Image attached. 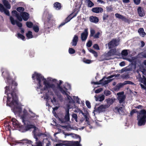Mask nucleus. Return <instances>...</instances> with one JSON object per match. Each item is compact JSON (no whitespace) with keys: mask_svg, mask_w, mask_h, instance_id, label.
Returning a JSON list of instances; mask_svg holds the SVG:
<instances>
[{"mask_svg":"<svg viewBox=\"0 0 146 146\" xmlns=\"http://www.w3.org/2000/svg\"><path fill=\"white\" fill-rule=\"evenodd\" d=\"M4 78L6 79L7 83L8 84H10L11 82V89L9 86H6L5 87V93L7 95V105H8L9 106L11 107L14 105V104H18V97L16 94V93L17 92V83L12 80L9 73L7 72H4Z\"/></svg>","mask_w":146,"mask_h":146,"instance_id":"1","label":"nucleus"},{"mask_svg":"<svg viewBox=\"0 0 146 146\" xmlns=\"http://www.w3.org/2000/svg\"><path fill=\"white\" fill-rule=\"evenodd\" d=\"M100 35V33L99 32H98L93 37L94 38H98Z\"/></svg>","mask_w":146,"mask_h":146,"instance_id":"48","label":"nucleus"},{"mask_svg":"<svg viewBox=\"0 0 146 146\" xmlns=\"http://www.w3.org/2000/svg\"><path fill=\"white\" fill-rule=\"evenodd\" d=\"M134 2L136 5L139 4L140 3V0H133Z\"/></svg>","mask_w":146,"mask_h":146,"instance_id":"58","label":"nucleus"},{"mask_svg":"<svg viewBox=\"0 0 146 146\" xmlns=\"http://www.w3.org/2000/svg\"><path fill=\"white\" fill-rule=\"evenodd\" d=\"M33 29L35 32L37 33L39 31V28L37 25L34 26L33 27Z\"/></svg>","mask_w":146,"mask_h":146,"instance_id":"40","label":"nucleus"},{"mask_svg":"<svg viewBox=\"0 0 146 146\" xmlns=\"http://www.w3.org/2000/svg\"><path fill=\"white\" fill-rule=\"evenodd\" d=\"M106 9L108 12H110L113 11V8L111 7H107Z\"/></svg>","mask_w":146,"mask_h":146,"instance_id":"52","label":"nucleus"},{"mask_svg":"<svg viewBox=\"0 0 146 146\" xmlns=\"http://www.w3.org/2000/svg\"><path fill=\"white\" fill-rule=\"evenodd\" d=\"M115 100V98H108L106 100V101L108 104L110 106V105L112 104L113 103Z\"/></svg>","mask_w":146,"mask_h":146,"instance_id":"29","label":"nucleus"},{"mask_svg":"<svg viewBox=\"0 0 146 146\" xmlns=\"http://www.w3.org/2000/svg\"><path fill=\"white\" fill-rule=\"evenodd\" d=\"M74 99L76 100V103L78 104H80V99L77 97L74 96Z\"/></svg>","mask_w":146,"mask_h":146,"instance_id":"50","label":"nucleus"},{"mask_svg":"<svg viewBox=\"0 0 146 146\" xmlns=\"http://www.w3.org/2000/svg\"><path fill=\"white\" fill-rule=\"evenodd\" d=\"M107 105H101L98 108V110L99 112H103L105 111V109L107 108Z\"/></svg>","mask_w":146,"mask_h":146,"instance_id":"22","label":"nucleus"},{"mask_svg":"<svg viewBox=\"0 0 146 146\" xmlns=\"http://www.w3.org/2000/svg\"><path fill=\"white\" fill-rule=\"evenodd\" d=\"M54 7L57 10H60L62 7L61 3L58 2L55 3L54 4Z\"/></svg>","mask_w":146,"mask_h":146,"instance_id":"26","label":"nucleus"},{"mask_svg":"<svg viewBox=\"0 0 146 146\" xmlns=\"http://www.w3.org/2000/svg\"><path fill=\"white\" fill-rule=\"evenodd\" d=\"M140 71L142 72L143 71H144V70H145V68H144L143 66H141L139 68Z\"/></svg>","mask_w":146,"mask_h":146,"instance_id":"63","label":"nucleus"},{"mask_svg":"<svg viewBox=\"0 0 146 146\" xmlns=\"http://www.w3.org/2000/svg\"><path fill=\"white\" fill-rule=\"evenodd\" d=\"M12 15L13 16H15L17 19L20 21H22V19L20 15L16 10H13L12 11Z\"/></svg>","mask_w":146,"mask_h":146,"instance_id":"17","label":"nucleus"},{"mask_svg":"<svg viewBox=\"0 0 146 146\" xmlns=\"http://www.w3.org/2000/svg\"><path fill=\"white\" fill-rule=\"evenodd\" d=\"M96 101H99L100 102L102 101L105 99V96L102 95L101 96L96 95L94 96Z\"/></svg>","mask_w":146,"mask_h":146,"instance_id":"23","label":"nucleus"},{"mask_svg":"<svg viewBox=\"0 0 146 146\" xmlns=\"http://www.w3.org/2000/svg\"><path fill=\"white\" fill-rule=\"evenodd\" d=\"M91 10L92 12L97 13H102L103 11V9L101 7H94L92 8Z\"/></svg>","mask_w":146,"mask_h":146,"instance_id":"18","label":"nucleus"},{"mask_svg":"<svg viewBox=\"0 0 146 146\" xmlns=\"http://www.w3.org/2000/svg\"><path fill=\"white\" fill-rule=\"evenodd\" d=\"M50 86V88H51L52 89L53 91L56 96L58 97V98L60 99V100L62 101L63 99V96L60 93H59L58 92L56 89L55 85L53 84V85Z\"/></svg>","mask_w":146,"mask_h":146,"instance_id":"6","label":"nucleus"},{"mask_svg":"<svg viewBox=\"0 0 146 146\" xmlns=\"http://www.w3.org/2000/svg\"><path fill=\"white\" fill-rule=\"evenodd\" d=\"M108 15L107 14H104L103 16V20H105L107 19L108 17Z\"/></svg>","mask_w":146,"mask_h":146,"instance_id":"57","label":"nucleus"},{"mask_svg":"<svg viewBox=\"0 0 146 146\" xmlns=\"http://www.w3.org/2000/svg\"><path fill=\"white\" fill-rule=\"evenodd\" d=\"M138 13L140 17H142L145 15V11L141 7H138L137 9Z\"/></svg>","mask_w":146,"mask_h":146,"instance_id":"19","label":"nucleus"},{"mask_svg":"<svg viewBox=\"0 0 146 146\" xmlns=\"http://www.w3.org/2000/svg\"><path fill=\"white\" fill-rule=\"evenodd\" d=\"M102 88H100L99 89L96 90L95 91V92L96 93H99L102 91Z\"/></svg>","mask_w":146,"mask_h":146,"instance_id":"59","label":"nucleus"},{"mask_svg":"<svg viewBox=\"0 0 146 146\" xmlns=\"http://www.w3.org/2000/svg\"><path fill=\"white\" fill-rule=\"evenodd\" d=\"M27 27L29 28H31L33 26V23L31 22H27L26 23Z\"/></svg>","mask_w":146,"mask_h":146,"instance_id":"35","label":"nucleus"},{"mask_svg":"<svg viewBox=\"0 0 146 146\" xmlns=\"http://www.w3.org/2000/svg\"><path fill=\"white\" fill-rule=\"evenodd\" d=\"M105 78H106L105 76H104L102 78V79L100 80L99 81V82H92V83L94 84L95 85H96V84L99 85V84H101L102 83V82L103 80L105 79Z\"/></svg>","mask_w":146,"mask_h":146,"instance_id":"33","label":"nucleus"},{"mask_svg":"<svg viewBox=\"0 0 146 146\" xmlns=\"http://www.w3.org/2000/svg\"><path fill=\"white\" fill-rule=\"evenodd\" d=\"M37 83V85L38 86V88H40L42 87L41 84V81H43L44 84L45 85L43 88L44 90H46L50 88V86L53 85V84H50L48 82L44 77L40 74L35 72L34 74H33L32 78L33 80H35V78Z\"/></svg>","mask_w":146,"mask_h":146,"instance_id":"2","label":"nucleus"},{"mask_svg":"<svg viewBox=\"0 0 146 146\" xmlns=\"http://www.w3.org/2000/svg\"><path fill=\"white\" fill-rule=\"evenodd\" d=\"M82 114L84 115V117L86 119V121H88L89 119V118L88 117L87 115L86 114H85V113L82 112Z\"/></svg>","mask_w":146,"mask_h":146,"instance_id":"54","label":"nucleus"},{"mask_svg":"<svg viewBox=\"0 0 146 146\" xmlns=\"http://www.w3.org/2000/svg\"><path fill=\"white\" fill-rule=\"evenodd\" d=\"M83 62L89 64L91 62V61L89 59H87L84 58L83 59Z\"/></svg>","mask_w":146,"mask_h":146,"instance_id":"44","label":"nucleus"},{"mask_svg":"<svg viewBox=\"0 0 146 146\" xmlns=\"http://www.w3.org/2000/svg\"><path fill=\"white\" fill-rule=\"evenodd\" d=\"M121 54L122 56H127L128 54L127 50L125 49L123 50L121 52Z\"/></svg>","mask_w":146,"mask_h":146,"instance_id":"37","label":"nucleus"},{"mask_svg":"<svg viewBox=\"0 0 146 146\" xmlns=\"http://www.w3.org/2000/svg\"><path fill=\"white\" fill-rule=\"evenodd\" d=\"M110 50V51L111 52V53H112V54L111 55H113L115 54L117 52L116 49L114 48L111 49V50Z\"/></svg>","mask_w":146,"mask_h":146,"instance_id":"47","label":"nucleus"},{"mask_svg":"<svg viewBox=\"0 0 146 146\" xmlns=\"http://www.w3.org/2000/svg\"><path fill=\"white\" fill-rule=\"evenodd\" d=\"M3 11L6 15L8 16H10V13L9 10L5 9Z\"/></svg>","mask_w":146,"mask_h":146,"instance_id":"53","label":"nucleus"},{"mask_svg":"<svg viewBox=\"0 0 146 146\" xmlns=\"http://www.w3.org/2000/svg\"><path fill=\"white\" fill-rule=\"evenodd\" d=\"M138 125L139 126L144 125L146 122V119L142 118H137Z\"/></svg>","mask_w":146,"mask_h":146,"instance_id":"16","label":"nucleus"},{"mask_svg":"<svg viewBox=\"0 0 146 146\" xmlns=\"http://www.w3.org/2000/svg\"><path fill=\"white\" fill-rule=\"evenodd\" d=\"M69 109H67L66 110L64 119L66 121L68 122L70 120Z\"/></svg>","mask_w":146,"mask_h":146,"instance_id":"21","label":"nucleus"},{"mask_svg":"<svg viewBox=\"0 0 146 146\" xmlns=\"http://www.w3.org/2000/svg\"><path fill=\"white\" fill-rule=\"evenodd\" d=\"M78 40V37L77 35H75L73 38L71 44L73 46H75L77 45V43Z\"/></svg>","mask_w":146,"mask_h":146,"instance_id":"20","label":"nucleus"},{"mask_svg":"<svg viewBox=\"0 0 146 146\" xmlns=\"http://www.w3.org/2000/svg\"><path fill=\"white\" fill-rule=\"evenodd\" d=\"M113 79H110L108 80H106L104 81H103V80L102 82V83H101V84H102L103 85H105L111 82L113 80Z\"/></svg>","mask_w":146,"mask_h":146,"instance_id":"30","label":"nucleus"},{"mask_svg":"<svg viewBox=\"0 0 146 146\" xmlns=\"http://www.w3.org/2000/svg\"><path fill=\"white\" fill-rule=\"evenodd\" d=\"M29 15V14L28 13L25 12L21 13V16L24 21H27L30 17Z\"/></svg>","mask_w":146,"mask_h":146,"instance_id":"14","label":"nucleus"},{"mask_svg":"<svg viewBox=\"0 0 146 146\" xmlns=\"http://www.w3.org/2000/svg\"><path fill=\"white\" fill-rule=\"evenodd\" d=\"M88 35L87 29H85L84 31L81 35V38L82 41H85L87 39Z\"/></svg>","mask_w":146,"mask_h":146,"instance_id":"13","label":"nucleus"},{"mask_svg":"<svg viewBox=\"0 0 146 146\" xmlns=\"http://www.w3.org/2000/svg\"><path fill=\"white\" fill-rule=\"evenodd\" d=\"M17 120L13 118L11 119V122H10L9 123H8V130H10L11 126L10 125V123L11 122H12V124L13 125V127H15L17 126V127H19V125L20 126L21 125L20 124H18L17 123Z\"/></svg>","mask_w":146,"mask_h":146,"instance_id":"9","label":"nucleus"},{"mask_svg":"<svg viewBox=\"0 0 146 146\" xmlns=\"http://www.w3.org/2000/svg\"><path fill=\"white\" fill-rule=\"evenodd\" d=\"M27 37L28 38H32L33 37L32 32L30 31H29L26 34Z\"/></svg>","mask_w":146,"mask_h":146,"instance_id":"32","label":"nucleus"},{"mask_svg":"<svg viewBox=\"0 0 146 146\" xmlns=\"http://www.w3.org/2000/svg\"><path fill=\"white\" fill-rule=\"evenodd\" d=\"M92 44V41L91 40H89L86 43V46L88 47H90Z\"/></svg>","mask_w":146,"mask_h":146,"instance_id":"46","label":"nucleus"},{"mask_svg":"<svg viewBox=\"0 0 146 146\" xmlns=\"http://www.w3.org/2000/svg\"><path fill=\"white\" fill-rule=\"evenodd\" d=\"M115 15L116 18L121 19L122 21L125 22H129V20L128 19L126 18L123 16L119 13H115Z\"/></svg>","mask_w":146,"mask_h":146,"instance_id":"12","label":"nucleus"},{"mask_svg":"<svg viewBox=\"0 0 146 146\" xmlns=\"http://www.w3.org/2000/svg\"><path fill=\"white\" fill-rule=\"evenodd\" d=\"M104 94L106 96H108L111 94V93L108 90H106L104 91Z\"/></svg>","mask_w":146,"mask_h":146,"instance_id":"41","label":"nucleus"},{"mask_svg":"<svg viewBox=\"0 0 146 146\" xmlns=\"http://www.w3.org/2000/svg\"><path fill=\"white\" fill-rule=\"evenodd\" d=\"M70 54H72L74 53L75 50L72 48H69L68 50Z\"/></svg>","mask_w":146,"mask_h":146,"instance_id":"43","label":"nucleus"},{"mask_svg":"<svg viewBox=\"0 0 146 146\" xmlns=\"http://www.w3.org/2000/svg\"><path fill=\"white\" fill-rule=\"evenodd\" d=\"M74 135L76 137L79 138V141H63L62 143L56 144L55 146H81V145L80 144L81 140L80 137L78 135L74 134Z\"/></svg>","mask_w":146,"mask_h":146,"instance_id":"3","label":"nucleus"},{"mask_svg":"<svg viewBox=\"0 0 146 146\" xmlns=\"http://www.w3.org/2000/svg\"><path fill=\"white\" fill-rule=\"evenodd\" d=\"M85 3H87V6L88 7H93L94 5V3L90 0H86Z\"/></svg>","mask_w":146,"mask_h":146,"instance_id":"28","label":"nucleus"},{"mask_svg":"<svg viewBox=\"0 0 146 146\" xmlns=\"http://www.w3.org/2000/svg\"><path fill=\"white\" fill-rule=\"evenodd\" d=\"M119 44L118 41L115 39H113L108 44L109 48H113Z\"/></svg>","mask_w":146,"mask_h":146,"instance_id":"7","label":"nucleus"},{"mask_svg":"<svg viewBox=\"0 0 146 146\" xmlns=\"http://www.w3.org/2000/svg\"><path fill=\"white\" fill-rule=\"evenodd\" d=\"M17 37L18 38H20L22 39V40H24L25 38V36L19 33H18L17 34Z\"/></svg>","mask_w":146,"mask_h":146,"instance_id":"38","label":"nucleus"},{"mask_svg":"<svg viewBox=\"0 0 146 146\" xmlns=\"http://www.w3.org/2000/svg\"><path fill=\"white\" fill-rule=\"evenodd\" d=\"M90 20L91 22L95 23H97L99 21V19L97 17L93 16H91L90 17Z\"/></svg>","mask_w":146,"mask_h":146,"instance_id":"24","label":"nucleus"},{"mask_svg":"<svg viewBox=\"0 0 146 146\" xmlns=\"http://www.w3.org/2000/svg\"><path fill=\"white\" fill-rule=\"evenodd\" d=\"M10 20L11 22V23L13 25H15V24L19 27L21 28L22 27V23L19 22L17 20H15L14 19L12 16L10 17Z\"/></svg>","mask_w":146,"mask_h":146,"instance_id":"10","label":"nucleus"},{"mask_svg":"<svg viewBox=\"0 0 146 146\" xmlns=\"http://www.w3.org/2000/svg\"><path fill=\"white\" fill-rule=\"evenodd\" d=\"M36 146H42L41 142L40 141H39L37 142Z\"/></svg>","mask_w":146,"mask_h":146,"instance_id":"64","label":"nucleus"},{"mask_svg":"<svg viewBox=\"0 0 146 146\" xmlns=\"http://www.w3.org/2000/svg\"><path fill=\"white\" fill-rule=\"evenodd\" d=\"M137 111L136 110V109H133L130 112V115H132L134 113H136L137 112Z\"/></svg>","mask_w":146,"mask_h":146,"instance_id":"56","label":"nucleus"},{"mask_svg":"<svg viewBox=\"0 0 146 146\" xmlns=\"http://www.w3.org/2000/svg\"><path fill=\"white\" fill-rule=\"evenodd\" d=\"M123 92L118 93L117 94L118 95L117 99L119 100V103L121 104L125 101L126 97L125 95H123Z\"/></svg>","mask_w":146,"mask_h":146,"instance_id":"8","label":"nucleus"},{"mask_svg":"<svg viewBox=\"0 0 146 146\" xmlns=\"http://www.w3.org/2000/svg\"><path fill=\"white\" fill-rule=\"evenodd\" d=\"M33 126V125L24 123L23 125H19V130L22 132H25L32 129Z\"/></svg>","mask_w":146,"mask_h":146,"instance_id":"5","label":"nucleus"},{"mask_svg":"<svg viewBox=\"0 0 146 146\" xmlns=\"http://www.w3.org/2000/svg\"><path fill=\"white\" fill-rule=\"evenodd\" d=\"M95 33V31L93 29H91L90 30V37H93Z\"/></svg>","mask_w":146,"mask_h":146,"instance_id":"39","label":"nucleus"},{"mask_svg":"<svg viewBox=\"0 0 146 146\" xmlns=\"http://www.w3.org/2000/svg\"><path fill=\"white\" fill-rule=\"evenodd\" d=\"M137 118H142L146 119V110L144 109L141 110L137 115Z\"/></svg>","mask_w":146,"mask_h":146,"instance_id":"11","label":"nucleus"},{"mask_svg":"<svg viewBox=\"0 0 146 146\" xmlns=\"http://www.w3.org/2000/svg\"><path fill=\"white\" fill-rule=\"evenodd\" d=\"M63 82V81L61 80H59V83H57L56 84L57 86L56 87V89L57 90V89H59V90L64 95H65L66 96L67 99L68 100H70V98L72 100V102L73 103H74L75 102V100H74L67 93L68 89H67L64 86L63 88L61 86Z\"/></svg>","mask_w":146,"mask_h":146,"instance_id":"4","label":"nucleus"},{"mask_svg":"<svg viewBox=\"0 0 146 146\" xmlns=\"http://www.w3.org/2000/svg\"><path fill=\"white\" fill-rule=\"evenodd\" d=\"M22 143H26L28 144H30L32 143L31 141L27 139H25L22 140Z\"/></svg>","mask_w":146,"mask_h":146,"instance_id":"42","label":"nucleus"},{"mask_svg":"<svg viewBox=\"0 0 146 146\" xmlns=\"http://www.w3.org/2000/svg\"><path fill=\"white\" fill-rule=\"evenodd\" d=\"M56 100L54 97L53 98V99L51 100V102L53 104H55L56 102Z\"/></svg>","mask_w":146,"mask_h":146,"instance_id":"61","label":"nucleus"},{"mask_svg":"<svg viewBox=\"0 0 146 146\" xmlns=\"http://www.w3.org/2000/svg\"><path fill=\"white\" fill-rule=\"evenodd\" d=\"M72 120L73 121V119H74L75 121H76V122H78V117L76 113H73L72 115Z\"/></svg>","mask_w":146,"mask_h":146,"instance_id":"34","label":"nucleus"},{"mask_svg":"<svg viewBox=\"0 0 146 146\" xmlns=\"http://www.w3.org/2000/svg\"><path fill=\"white\" fill-rule=\"evenodd\" d=\"M86 104L87 107L88 108H91V106L90 102L88 100H87L86 102Z\"/></svg>","mask_w":146,"mask_h":146,"instance_id":"49","label":"nucleus"},{"mask_svg":"<svg viewBox=\"0 0 146 146\" xmlns=\"http://www.w3.org/2000/svg\"><path fill=\"white\" fill-rule=\"evenodd\" d=\"M17 11L20 13L24 12L25 9L22 7H19L17 8Z\"/></svg>","mask_w":146,"mask_h":146,"instance_id":"36","label":"nucleus"},{"mask_svg":"<svg viewBox=\"0 0 146 146\" xmlns=\"http://www.w3.org/2000/svg\"><path fill=\"white\" fill-rule=\"evenodd\" d=\"M123 84L124 85H125L127 84H133L134 83L129 81H125L124 82Z\"/></svg>","mask_w":146,"mask_h":146,"instance_id":"45","label":"nucleus"},{"mask_svg":"<svg viewBox=\"0 0 146 146\" xmlns=\"http://www.w3.org/2000/svg\"><path fill=\"white\" fill-rule=\"evenodd\" d=\"M88 50L90 52L94 54L95 57H97L98 56V53L97 52L91 48H89L88 49Z\"/></svg>","mask_w":146,"mask_h":146,"instance_id":"31","label":"nucleus"},{"mask_svg":"<svg viewBox=\"0 0 146 146\" xmlns=\"http://www.w3.org/2000/svg\"><path fill=\"white\" fill-rule=\"evenodd\" d=\"M3 2L4 5L7 9H11V6L7 0H3Z\"/></svg>","mask_w":146,"mask_h":146,"instance_id":"25","label":"nucleus"},{"mask_svg":"<svg viewBox=\"0 0 146 146\" xmlns=\"http://www.w3.org/2000/svg\"><path fill=\"white\" fill-rule=\"evenodd\" d=\"M93 47L95 49H96L97 50H100V48L99 46L97 44H95L93 46Z\"/></svg>","mask_w":146,"mask_h":146,"instance_id":"55","label":"nucleus"},{"mask_svg":"<svg viewBox=\"0 0 146 146\" xmlns=\"http://www.w3.org/2000/svg\"><path fill=\"white\" fill-rule=\"evenodd\" d=\"M140 35L143 37L144 36L146 35V33L144 32V29L143 28H139L138 31Z\"/></svg>","mask_w":146,"mask_h":146,"instance_id":"27","label":"nucleus"},{"mask_svg":"<svg viewBox=\"0 0 146 146\" xmlns=\"http://www.w3.org/2000/svg\"><path fill=\"white\" fill-rule=\"evenodd\" d=\"M78 13V11H77L76 13L73 14L72 13L69 15L65 19L64 21L66 23H67L73 17H76Z\"/></svg>","mask_w":146,"mask_h":146,"instance_id":"15","label":"nucleus"},{"mask_svg":"<svg viewBox=\"0 0 146 146\" xmlns=\"http://www.w3.org/2000/svg\"><path fill=\"white\" fill-rule=\"evenodd\" d=\"M59 121H60L62 123H65L66 122V120H65L64 118V119L62 118H59Z\"/></svg>","mask_w":146,"mask_h":146,"instance_id":"62","label":"nucleus"},{"mask_svg":"<svg viewBox=\"0 0 146 146\" xmlns=\"http://www.w3.org/2000/svg\"><path fill=\"white\" fill-rule=\"evenodd\" d=\"M37 116V115H36L35 114H31V115H30L29 118L30 119H32L35 117L36 116Z\"/></svg>","mask_w":146,"mask_h":146,"instance_id":"60","label":"nucleus"},{"mask_svg":"<svg viewBox=\"0 0 146 146\" xmlns=\"http://www.w3.org/2000/svg\"><path fill=\"white\" fill-rule=\"evenodd\" d=\"M5 9L3 5L0 3V11L2 12Z\"/></svg>","mask_w":146,"mask_h":146,"instance_id":"51","label":"nucleus"}]
</instances>
